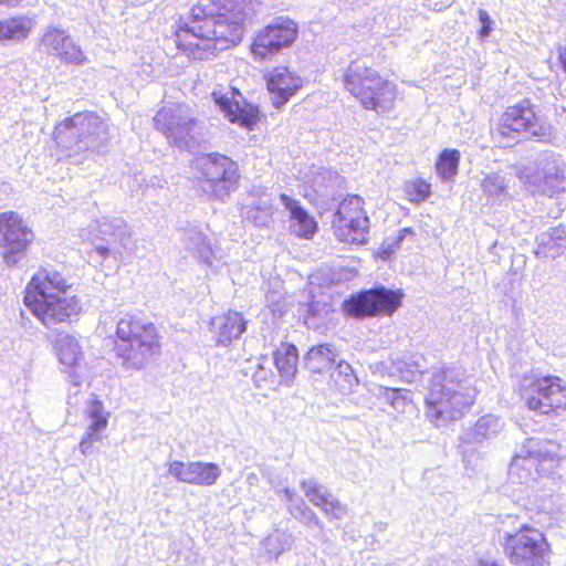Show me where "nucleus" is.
I'll return each mask as SVG.
<instances>
[{
  "label": "nucleus",
  "instance_id": "obj_1",
  "mask_svg": "<svg viewBox=\"0 0 566 566\" xmlns=\"http://www.w3.org/2000/svg\"><path fill=\"white\" fill-rule=\"evenodd\" d=\"M22 301L30 313L51 328L77 321L83 312L81 296L62 271L40 266L23 290Z\"/></svg>",
  "mask_w": 566,
  "mask_h": 566
},
{
  "label": "nucleus",
  "instance_id": "obj_2",
  "mask_svg": "<svg viewBox=\"0 0 566 566\" xmlns=\"http://www.w3.org/2000/svg\"><path fill=\"white\" fill-rule=\"evenodd\" d=\"M163 336L158 326L142 311L119 317L113 335V354L124 370H146L160 356Z\"/></svg>",
  "mask_w": 566,
  "mask_h": 566
},
{
  "label": "nucleus",
  "instance_id": "obj_3",
  "mask_svg": "<svg viewBox=\"0 0 566 566\" xmlns=\"http://www.w3.org/2000/svg\"><path fill=\"white\" fill-rule=\"evenodd\" d=\"M478 392L454 369H440L429 379L423 401L424 416L436 427L460 420L475 403Z\"/></svg>",
  "mask_w": 566,
  "mask_h": 566
},
{
  "label": "nucleus",
  "instance_id": "obj_4",
  "mask_svg": "<svg viewBox=\"0 0 566 566\" xmlns=\"http://www.w3.org/2000/svg\"><path fill=\"white\" fill-rule=\"evenodd\" d=\"M342 84L366 111L386 113L397 101V85L363 57L348 63L342 74Z\"/></svg>",
  "mask_w": 566,
  "mask_h": 566
},
{
  "label": "nucleus",
  "instance_id": "obj_5",
  "mask_svg": "<svg viewBox=\"0 0 566 566\" xmlns=\"http://www.w3.org/2000/svg\"><path fill=\"white\" fill-rule=\"evenodd\" d=\"M515 392L523 407L542 417L566 415V380L551 374H524Z\"/></svg>",
  "mask_w": 566,
  "mask_h": 566
},
{
  "label": "nucleus",
  "instance_id": "obj_6",
  "mask_svg": "<svg viewBox=\"0 0 566 566\" xmlns=\"http://www.w3.org/2000/svg\"><path fill=\"white\" fill-rule=\"evenodd\" d=\"M491 135L499 142L521 138L548 142L553 129L551 125L543 123L538 106L530 98H522L504 107Z\"/></svg>",
  "mask_w": 566,
  "mask_h": 566
},
{
  "label": "nucleus",
  "instance_id": "obj_7",
  "mask_svg": "<svg viewBox=\"0 0 566 566\" xmlns=\"http://www.w3.org/2000/svg\"><path fill=\"white\" fill-rule=\"evenodd\" d=\"M369 229L370 219L365 199L355 193L344 196L331 216L334 238L347 247L363 245L368 242Z\"/></svg>",
  "mask_w": 566,
  "mask_h": 566
},
{
  "label": "nucleus",
  "instance_id": "obj_8",
  "mask_svg": "<svg viewBox=\"0 0 566 566\" xmlns=\"http://www.w3.org/2000/svg\"><path fill=\"white\" fill-rule=\"evenodd\" d=\"M216 13L205 21L213 52L237 45L243 38L247 13L241 0H212Z\"/></svg>",
  "mask_w": 566,
  "mask_h": 566
},
{
  "label": "nucleus",
  "instance_id": "obj_9",
  "mask_svg": "<svg viewBox=\"0 0 566 566\" xmlns=\"http://www.w3.org/2000/svg\"><path fill=\"white\" fill-rule=\"evenodd\" d=\"M503 551L513 565L549 566L551 544L543 532L528 524L505 535Z\"/></svg>",
  "mask_w": 566,
  "mask_h": 566
},
{
  "label": "nucleus",
  "instance_id": "obj_10",
  "mask_svg": "<svg viewBox=\"0 0 566 566\" xmlns=\"http://www.w3.org/2000/svg\"><path fill=\"white\" fill-rule=\"evenodd\" d=\"M401 289L378 286L350 295L343 303V311L354 318L392 316L403 304Z\"/></svg>",
  "mask_w": 566,
  "mask_h": 566
},
{
  "label": "nucleus",
  "instance_id": "obj_11",
  "mask_svg": "<svg viewBox=\"0 0 566 566\" xmlns=\"http://www.w3.org/2000/svg\"><path fill=\"white\" fill-rule=\"evenodd\" d=\"M35 232L13 210L0 212V256L8 266H14L27 258L35 241Z\"/></svg>",
  "mask_w": 566,
  "mask_h": 566
},
{
  "label": "nucleus",
  "instance_id": "obj_12",
  "mask_svg": "<svg viewBox=\"0 0 566 566\" xmlns=\"http://www.w3.org/2000/svg\"><path fill=\"white\" fill-rule=\"evenodd\" d=\"M297 34V24L292 19L276 18L253 34L249 52L256 62L270 61L292 46Z\"/></svg>",
  "mask_w": 566,
  "mask_h": 566
},
{
  "label": "nucleus",
  "instance_id": "obj_13",
  "mask_svg": "<svg viewBox=\"0 0 566 566\" xmlns=\"http://www.w3.org/2000/svg\"><path fill=\"white\" fill-rule=\"evenodd\" d=\"M154 127L161 133L171 146L184 147L193 139L198 124L187 104L169 102L163 105L153 118Z\"/></svg>",
  "mask_w": 566,
  "mask_h": 566
},
{
  "label": "nucleus",
  "instance_id": "obj_14",
  "mask_svg": "<svg viewBox=\"0 0 566 566\" xmlns=\"http://www.w3.org/2000/svg\"><path fill=\"white\" fill-rule=\"evenodd\" d=\"M103 127L102 118L94 112H77L59 122L52 133L56 146L64 150L71 149L90 136H94Z\"/></svg>",
  "mask_w": 566,
  "mask_h": 566
},
{
  "label": "nucleus",
  "instance_id": "obj_15",
  "mask_svg": "<svg viewBox=\"0 0 566 566\" xmlns=\"http://www.w3.org/2000/svg\"><path fill=\"white\" fill-rule=\"evenodd\" d=\"M201 177L210 192L222 198L237 188L239 171L237 164L220 154H209L201 163Z\"/></svg>",
  "mask_w": 566,
  "mask_h": 566
},
{
  "label": "nucleus",
  "instance_id": "obj_16",
  "mask_svg": "<svg viewBox=\"0 0 566 566\" xmlns=\"http://www.w3.org/2000/svg\"><path fill=\"white\" fill-rule=\"evenodd\" d=\"M212 98L230 123L247 129H252L258 124L259 108L249 103L239 88L232 86L230 95L213 92Z\"/></svg>",
  "mask_w": 566,
  "mask_h": 566
},
{
  "label": "nucleus",
  "instance_id": "obj_17",
  "mask_svg": "<svg viewBox=\"0 0 566 566\" xmlns=\"http://www.w3.org/2000/svg\"><path fill=\"white\" fill-rule=\"evenodd\" d=\"M264 81L276 108L285 105L303 86L301 76L285 65L274 66L264 75Z\"/></svg>",
  "mask_w": 566,
  "mask_h": 566
},
{
  "label": "nucleus",
  "instance_id": "obj_18",
  "mask_svg": "<svg viewBox=\"0 0 566 566\" xmlns=\"http://www.w3.org/2000/svg\"><path fill=\"white\" fill-rule=\"evenodd\" d=\"M41 51L49 56H56L66 64H81L85 55L71 36L61 29L49 28L40 39Z\"/></svg>",
  "mask_w": 566,
  "mask_h": 566
},
{
  "label": "nucleus",
  "instance_id": "obj_19",
  "mask_svg": "<svg viewBox=\"0 0 566 566\" xmlns=\"http://www.w3.org/2000/svg\"><path fill=\"white\" fill-rule=\"evenodd\" d=\"M207 31L205 22L202 24L180 22L174 32L177 49L189 57L202 60L205 54L213 52Z\"/></svg>",
  "mask_w": 566,
  "mask_h": 566
},
{
  "label": "nucleus",
  "instance_id": "obj_20",
  "mask_svg": "<svg viewBox=\"0 0 566 566\" xmlns=\"http://www.w3.org/2000/svg\"><path fill=\"white\" fill-rule=\"evenodd\" d=\"M280 200L290 212V230L296 238L312 240L318 232V221L312 216L300 201L282 193Z\"/></svg>",
  "mask_w": 566,
  "mask_h": 566
},
{
  "label": "nucleus",
  "instance_id": "obj_21",
  "mask_svg": "<svg viewBox=\"0 0 566 566\" xmlns=\"http://www.w3.org/2000/svg\"><path fill=\"white\" fill-rule=\"evenodd\" d=\"M559 459L552 454H528V455H516L510 465V472L517 476H522V472L525 471V475L532 478L546 476L557 469Z\"/></svg>",
  "mask_w": 566,
  "mask_h": 566
},
{
  "label": "nucleus",
  "instance_id": "obj_22",
  "mask_svg": "<svg viewBox=\"0 0 566 566\" xmlns=\"http://www.w3.org/2000/svg\"><path fill=\"white\" fill-rule=\"evenodd\" d=\"M211 324L214 327L217 345L228 346L245 332L248 321L242 313L228 310L220 316L214 317Z\"/></svg>",
  "mask_w": 566,
  "mask_h": 566
},
{
  "label": "nucleus",
  "instance_id": "obj_23",
  "mask_svg": "<svg viewBox=\"0 0 566 566\" xmlns=\"http://www.w3.org/2000/svg\"><path fill=\"white\" fill-rule=\"evenodd\" d=\"M33 20L15 14L0 19V43L20 42L28 39L33 30Z\"/></svg>",
  "mask_w": 566,
  "mask_h": 566
},
{
  "label": "nucleus",
  "instance_id": "obj_24",
  "mask_svg": "<svg viewBox=\"0 0 566 566\" xmlns=\"http://www.w3.org/2000/svg\"><path fill=\"white\" fill-rule=\"evenodd\" d=\"M273 364L285 382L293 380L297 373L298 349L290 342H281L273 350Z\"/></svg>",
  "mask_w": 566,
  "mask_h": 566
},
{
  "label": "nucleus",
  "instance_id": "obj_25",
  "mask_svg": "<svg viewBox=\"0 0 566 566\" xmlns=\"http://www.w3.org/2000/svg\"><path fill=\"white\" fill-rule=\"evenodd\" d=\"M88 417L92 420V424L90 426V430L86 436L80 442L83 453H86L94 442L101 440L99 431L104 430L108 422L107 413L104 411V407L101 401H92Z\"/></svg>",
  "mask_w": 566,
  "mask_h": 566
},
{
  "label": "nucleus",
  "instance_id": "obj_26",
  "mask_svg": "<svg viewBox=\"0 0 566 566\" xmlns=\"http://www.w3.org/2000/svg\"><path fill=\"white\" fill-rule=\"evenodd\" d=\"M358 386V378L353 367L346 361H339L329 377V387L342 395H349Z\"/></svg>",
  "mask_w": 566,
  "mask_h": 566
},
{
  "label": "nucleus",
  "instance_id": "obj_27",
  "mask_svg": "<svg viewBox=\"0 0 566 566\" xmlns=\"http://www.w3.org/2000/svg\"><path fill=\"white\" fill-rule=\"evenodd\" d=\"M335 352L326 344L312 346L305 355L306 365L314 374L328 370L335 364Z\"/></svg>",
  "mask_w": 566,
  "mask_h": 566
},
{
  "label": "nucleus",
  "instance_id": "obj_28",
  "mask_svg": "<svg viewBox=\"0 0 566 566\" xmlns=\"http://www.w3.org/2000/svg\"><path fill=\"white\" fill-rule=\"evenodd\" d=\"M461 154L455 148L442 149L436 159V172L442 181H452L459 172Z\"/></svg>",
  "mask_w": 566,
  "mask_h": 566
},
{
  "label": "nucleus",
  "instance_id": "obj_29",
  "mask_svg": "<svg viewBox=\"0 0 566 566\" xmlns=\"http://www.w3.org/2000/svg\"><path fill=\"white\" fill-rule=\"evenodd\" d=\"M403 193L412 205H420L428 200L432 193V186L422 177H416L405 182Z\"/></svg>",
  "mask_w": 566,
  "mask_h": 566
},
{
  "label": "nucleus",
  "instance_id": "obj_30",
  "mask_svg": "<svg viewBox=\"0 0 566 566\" xmlns=\"http://www.w3.org/2000/svg\"><path fill=\"white\" fill-rule=\"evenodd\" d=\"M221 475V469L212 462H193L191 484L210 486Z\"/></svg>",
  "mask_w": 566,
  "mask_h": 566
},
{
  "label": "nucleus",
  "instance_id": "obj_31",
  "mask_svg": "<svg viewBox=\"0 0 566 566\" xmlns=\"http://www.w3.org/2000/svg\"><path fill=\"white\" fill-rule=\"evenodd\" d=\"M193 462L172 461L169 463L168 473L177 481L191 484Z\"/></svg>",
  "mask_w": 566,
  "mask_h": 566
},
{
  "label": "nucleus",
  "instance_id": "obj_32",
  "mask_svg": "<svg viewBox=\"0 0 566 566\" xmlns=\"http://www.w3.org/2000/svg\"><path fill=\"white\" fill-rule=\"evenodd\" d=\"M564 175L559 171L544 175L543 179L541 180L543 193L547 195L548 197H553L555 193L559 192L563 189L562 186L564 184Z\"/></svg>",
  "mask_w": 566,
  "mask_h": 566
},
{
  "label": "nucleus",
  "instance_id": "obj_33",
  "mask_svg": "<svg viewBox=\"0 0 566 566\" xmlns=\"http://www.w3.org/2000/svg\"><path fill=\"white\" fill-rule=\"evenodd\" d=\"M408 392L401 388H385L384 397L394 409H403L410 402Z\"/></svg>",
  "mask_w": 566,
  "mask_h": 566
},
{
  "label": "nucleus",
  "instance_id": "obj_34",
  "mask_svg": "<svg viewBox=\"0 0 566 566\" xmlns=\"http://www.w3.org/2000/svg\"><path fill=\"white\" fill-rule=\"evenodd\" d=\"M210 19H212V15H209V12L202 4H195L190 9L189 20L187 23L202 24L205 21Z\"/></svg>",
  "mask_w": 566,
  "mask_h": 566
},
{
  "label": "nucleus",
  "instance_id": "obj_35",
  "mask_svg": "<svg viewBox=\"0 0 566 566\" xmlns=\"http://www.w3.org/2000/svg\"><path fill=\"white\" fill-rule=\"evenodd\" d=\"M478 17H479V21L481 23V28L478 31V35L480 39H485L491 34V32L493 30V21H492L491 17L489 15V13L483 9H480L478 11Z\"/></svg>",
  "mask_w": 566,
  "mask_h": 566
},
{
  "label": "nucleus",
  "instance_id": "obj_36",
  "mask_svg": "<svg viewBox=\"0 0 566 566\" xmlns=\"http://www.w3.org/2000/svg\"><path fill=\"white\" fill-rule=\"evenodd\" d=\"M549 244L552 247H558L562 242L566 241V228L563 224L553 227L547 232Z\"/></svg>",
  "mask_w": 566,
  "mask_h": 566
},
{
  "label": "nucleus",
  "instance_id": "obj_37",
  "mask_svg": "<svg viewBox=\"0 0 566 566\" xmlns=\"http://www.w3.org/2000/svg\"><path fill=\"white\" fill-rule=\"evenodd\" d=\"M475 566H503L499 562L494 559H488V558H480L476 562Z\"/></svg>",
  "mask_w": 566,
  "mask_h": 566
},
{
  "label": "nucleus",
  "instance_id": "obj_38",
  "mask_svg": "<svg viewBox=\"0 0 566 566\" xmlns=\"http://www.w3.org/2000/svg\"><path fill=\"white\" fill-rule=\"evenodd\" d=\"M558 61L560 63L562 69L566 73V46L560 48L558 50Z\"/></svg>",
  "mask_w": 566,
  "mask_h": 566
},
{
  "label": "nucleus",
  "instance_id": "obj_39",
  "mask_svg": "<svg viewBox=\"0 0 566 566\" xmlns=\"http://www.w3.org/2000/svg\"><path fill=\"white\" fill-rule=\"evenodd\" d=\"M2 6L7 8H17L19 7L24 0H1Z\"/></svg>",
  "mask_w": 566,
  "mask_h": 566
},
{
  "label": "nucleus",
  "instance_id": "obj_40",
  "mask_svg": "<svg viewBox=\"0 0 566 566\" xmlns=\"http://www.w3.org/2000/svg\"><path fill=\"white\" fill-rule=\"evenodd\" d=\"M261 210H263V208L261 206H252V207H250L249 212H252V211H256L258 212V211H261Z\"/></svg>",
  "mask_w": 566,
  "mask_h": 566
},
{
  "label": "nucleus",
  "instance_id": "obj_41",
  "mask_svg": "<svg viewBox=\"0 0 566 566\" xmlns=\"http://www.w3.org/2000/svg\"><path fill=\"white\" fill-rule=\"evenodd\" d=\"M304 198L307 199L310 202H314V199L311 197L308 192L304 193Z\"/></svg>",
  "mask_w": 566,
  "mask_h": 566
},
{
  "label": "nucleus",
  "instance_id": "obj_42",
  "mask_svg": "<svg viewBox=\"0 0 566 566\" xmlns=\"http://www.w3.org/2000/svg\"><path fill=\"white\" fill-rule=\"evenodd\" d=\"M0 6H2V1L0 0Z\"/></svg>",
  "mask_w": 566,
  "mask_h": 566
}]
</instances>
